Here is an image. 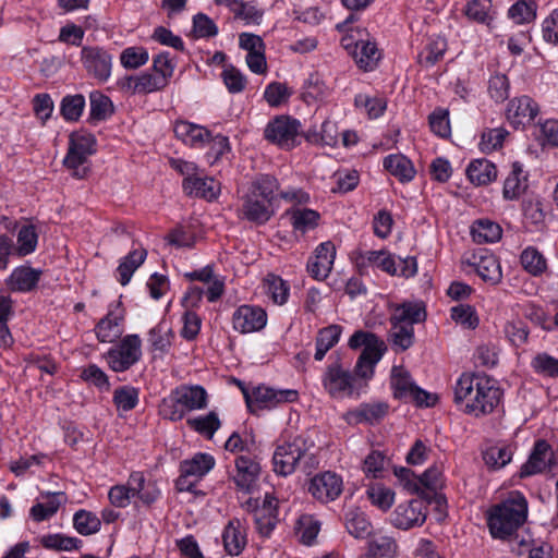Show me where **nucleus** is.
Returning <instances> with one entry per match:
<instances>
[{"mask_svg":"<svg viewBox=\"0 0 558 558\" xmlns=\"http://www.w3.org/2000/svg\"><path fill=\"white\" fill-rule=\"evenodd\" d=\"M278 189L275 177L263 174L256 178L242 198L239 217L257 226L267 223L275 215L274 201Z\"/></svg>","mask_w":558,"mask_h":558,"instance_id":"1","label":"nucleus"},{"mask_svg":"<svg viewBox=\"0 0 558 558\" xmlns=\"http://www.w3.org/2000/svg\"><path fill=\"white\" fill-rule=\"evenodd\" d=\"M527 500L520 492H511L504 501L490 508L487 525L494 538L510 539L527 519Z\"/></svg>","mask_w":558,"mask_h":558,"instance_id":"2","label":"nucleus"},{"mask_svg":"<svg viewBox=\"0 0 558 558\" xmlns=\"http://www.w3.org/2000/svg\"><path fill=\"white\" fill-rule=\"evenodd\" d=\"M272 465L276 474L288 476L296 468H301L310 474L318 465V459L308 452L307 441L302 436H296L291 441L278 445L272 454Z\"/></svg>","mask_w":558,"mask_h":558,"instance_id":"3","label":"nucleus"},{"mask_svg":"<svg viewBox=\"0 0 558 558\" xmlns=\"http://www.w3.org/2000/svg\"><path fill=\"white\" fill-rule=\"evenodd\" d=\"M322 385L325 391L335 399L351 397L361 388L356 376L345 368L340 360L326 366L322 375Z\"/></svg>","mask_w":558,"mask_h":558,"instance_id":"4","label":"nucleus"},{"mask_svg":"<svg viewBox=\"0 0 558 558\" xmlns=\"http://www.w3.org/2000/svg\"><path fill=\"white\" fill-rule=\"evenodd\" d=\"M96 138L87 131H76L71 133L69 138L68 153L63 159V165L73 171V175L83 179L87 169L83 167L90 155L96 151Z\"/></svg>","mask_w":558,"mask_h":558,"instance_id":"5","label":"nucleus"},{"mask_svg":"<svg viewBox=\"0 0 558 558\" xmlns=\"http://www.w3.org/2000/svg\"><path fill=\"white\" fill-rule=\"evenodd\" d=\"M390 386L393 397L399 400L413 401L418 407H433L437 397L414 384L408 371L400 366H393L390 376Z\"/></svg>","mask_w":558,"mask_h":558,"instance_id":"6","label":"nucleus"},{"mask_svg":"<svg viewBox=\"0 0 558 558\" xmlns=\"http://www.w3.org/2000/svg\"><path fill=\"white\" fill-rule=\"evenodd\" d=\"M301 126L298 119L286 114L276 116L267 123L264 138L282 149L290 150L300 144Z\"/></svg>","mask_w":558,"mask_h":558,"instance_id":"7","label":"nucleus"},{"mask_svg":"<svg viewBox=\"0 0 558 558\" xmlns=\"http://www.w3.org/2000/svg\"><path fill=\"white\" fill-rule=\"evenodd\" d=\"M142 341L138 335H128L117 347L109 349L106 361L117 373L125 372L136 364L142 356Z\"/></svg>","mask_w":558,"mask_h":558,"instance_id":"8","label":"nucleus"},{"mask_svg":"<svg viewBox=\"0 0 558 558\" xmlns=\"http://www.w3.org/2000/svg\"><path fill=\"white\" fill-rule=\"evenodd\" d=\"M501 397L502 391L494 379L480 378V386L475 389L474 404L469 403L463 408V412L475 417L488 415L499 404Z\"/></svg>","mask_w":558,"mask_h":558,"instance_id":"9","label":"nucleus"},{"mask_svg":"<svg viewBox=\"0 0 558 558\" xmlns=\"http://www.w3.org/2000/svg\"><path fill=\"white\" fill-rule=\"evenodd\" d=\"M112 54L100 46H84L81 50V62L87 74L105 83L112 70Z\"/></svg>","mask_w":558,"mask_h":558,"instance_id":"10","label":"nucleus"},{"mask_svg":"<svg viewBox=\"0 0 558 558\" xmlns=\"http://www.w3.org/2000/svg\"><path fill=\"white\" fill-rule=\"evenodd\" d=\"M247 407L253 411L255 409H272L278 404L294 402L299 399V392L295 389H274L266 386L254 388L252 395L244 392Z\"/></svg>","mask_w":558,"mask_h":558,"instance_id":"11","label":"nucleus"},{"mask_svg":"<svg viewBox=\"0 0 558 558\" xmlns=\"http://www.w3.org/2000/svg\"><path fill=\"white\" fill-rule=\"evenodd\" d=\"M557 463L558 458L551 446L546 440L538 439L535 441L526 462L522 464L519 475L524 478L541 474L551 470Z\"/></svg>","mask_w":558,"mask_h":558,"instance_id":"12","label":"nucleus"},{"mask_svg":"<svg viewBox=\"0 0 558 558\" xmlns=\"http://www.w3.org/2000/svg\"><path fill=\"white\" fill-rule=\"evenodd\" d=\"M307 490L314 499L327 504L341 495L343 481L337 473L325 471L311 478Z\"/></svg>","mask_w":558,"mask_h":558,"instance_id":"13","label":"nucleus"},{"mask_svg":"<svg viewBox=\"0 0 558 558\" xmlns=\"http://www.w3.org/2000/svg\"><path fill=\"white\" fill-rule=\"evenodd\" d=\"M267 324V313L259 306L241 305L232 315L235 331L250 333L262 330Z\"/></svg>","mask_w":558,"mask_h":558,"instance_id":"14","label":"nucleus"},{"mask_svg":"<svg viewBox=\"0 0 558 558\" xmlns=\"http://www.w3.org/2000/svg\"><path fill=\"white\" fill-rule=\"evenodd\" d=\"M424 508V502L420 499L399 504L391 514V523L401 530L421 526L426 520Z\"/></svg>","mask_w":558,"mask_h":558,"instance_id":"15","label":"nucleus"},{"mask_svg":"<svg viewBox=\"0 0 558 558\" xmlns=\"http://www.w3.org/2000/svg\"><path fill=\"white\" fill-rule=\"evenodd\" d=\"M335 258V245L330 241L320 243L315 250V255L307 262V271L314 279L324 280L330 274Z\"/></svg>","mask_w":558,"mask_h":558,"instance_id":"16","label":"nucleus"},{"mask_svg":"<svg viewBox=\"0 0 558 558\" xmlns=\"http://www.w3.org/2000/svg\"><path fill=\"white\" fill-rule=\"evenodd\" d=\"M481 279L489 284H498L502 279L499 259L486 250H478L470 263Z\"/></svg>","mask_w":558,"mask_h":558,"instance_id":"17","label":"nucleus"},{"mask_svg":"<svg viewBox=\"0 0 558 558\" xmlns=\"http://www.w3.org/2000/svg\"><path fill=\"white\" fill-rule=\"evenodd\" d=\"M235 469L236 473L233 476V481L236 487L245 493H250L260 473L259 462L255 457L241 454L235 459Z\"/></svg>","mask_w":558,"mask_h":558,"instance_id":"18","label":"nucleus"},{"mask_svg":"<svg viewBox=\"0 0 558 558\" xmlns=\"http://www.w3.org/2000/svg\"><path fill=\"white\" fill-rule=\"evenodd\" d=\"M538 114L537 104L529 96L513 98L507 109V119L514 126L530 124Z\"/></svg>","mask_w":558,"mask_h":558,"instance_id":"19","label":"nucleus"},{"mask_svg":"<svg viewBox=\"0 0 558 558\" xmlns=\"http://www.w3.org/2000/svg\"><path fill=\"white\" fill-rule=\"evenodd\" d=\"M129 484L133 498L136 497L145 506H151L161 495L157 482L146 480L142 472H132Z\"/></svg>","mask_w":558,"mask_h":558,"instance_id":"20","label":"nucleus"},{"mask_svg":"<svg viewBox=\"0 0 558 558\" xmlns=\"http://www.w3.org/2000/svg\"><path fill=\"white\" fill-rule=\"evenodd\" d=\"M173 132L178 140L192 147H204L210 138L206 128L184 120L175 121Z\"/></svg>","mask_w":558,"mask_h":558,"instance_id":"21","label":"nucleus"},{"mask_svg":"<svg viewBox=\"0 0 558 558\" xmlns=\"http://www.w3.org/2000/svg\"><path fill=\"white\" fill-rule=\"evenodd\" d=\"M426 319V310L423 302L405 301L392 306V313L389 322L396 324L414 326Z\"/></svg>","mask_w":558,"mask_h":558,"instance_id":"22","label":"nucleus"},{"mask_svg":"<svg viewBox=\"0 0 558 558\" xmlns=\"http://www.w3.org/2000/svg\"><path fill=\"white\" fill-rule=\"evenodd\" d=\"M225 550L231 556H239L247 544L246 531L239 519H232L222 533Z\"/></svg>","mask_w":558,"mask_h":558,"instance_id":"23","label":"nucleus"},{"mask_svg":"<svg viewBox=\"0 0 558 558\" xmlns=\"http://www.w3.org/2000/svg\"><path fill=\"white\" fill-rule=\"evenodd\" d=\"M124 319L122 312L109 311L108 314L101 318L96 327V337L100 342L112 343L119 339L123 332L122 322Z\"/></svg>","mask_w":558,"mask_h":558,"instance_id":"24","label":"nucleus"},{"mask_svg":"<svg viewBox=\"0 0 558 558\" xmlns=\"http://www.w3.org/2000/svg\"><path fill=\"white\" fill-rule=\"evenodd\" d=\"M174 391L186 413L207 407L208 395L201 385H181L174 388Z\"/></svg>","mask_w":558,"mask_h":558,"instance_id":"25","label":"nucleus"},{"mask_svg":"<svg viewBox=\"0 0 558 558\" xmlns=\"http://www.w3.org/2000/svg\"><path fill=\"white\" fill-rule=\"evenodd\" d=\"M388 411L387 402L362 403L348 413V420L355 424H375L381 421L388 414Z\"/></svg>","mask_w":558,"mask_h":558,"instance_id":"26","label":"nucleus"},{"mask_svg":"<svg viewBox=\"0 0 558 558\" xmlns=\"http://www.w3.org/2000/svg\"><path fill=\"white\" fill-rule=\"evenodd\" d=\"M183 190L187 195L211 201L218 195L219 184L213 178H203L197 173L193 178L183 180Z\"/></svg>","mask_w":558,"mask_h":558,"instance_id":"27","label":"nucleus"},{"mask_svg":"<svg viewBox=\"0 0 558 558\" xmlns=\"http://www.w3.org/2000/svg\"><path fill=\"white\" fill-rule=\"evenodd\" d=\"M41 276V270L21 266L15 268L8 279V286L12 291L29 292L36 288Z\"/></svg>","mask_w":558,"mask_h":558,"instance_id":"28","label":"nucleus"},{"mask_svg":"<svg viewBox=\"0 0 558 558\" xmlns=\"http://www.w3.org/2000/svg\"><path fill=\"white\" fill-rule=\"evenodd\" d=\"M384 168L400 182L405 183L414 179L416 170L412 161L402 154H392L384 159Z\"/></svg>","mask_w":558,"mask_h":558,"instance_id":"29","label":"nucleus"},{"mask_svg":"<svg viewBox=\"0 0 558 558\" xmlns=\"http://www.w3.org/2000/svg\"><path fill=\"white\" fill-rule=\"evenodd\" d=\"M485 376H478L471 373L462 374L454 386V402L462 409L466 408L469 403L474 402V395L476 387L480 386V378Z\"/></svg>","mask_w":558,"mask_h":558,"instance_id":"30","label":"nucleus"},{"mask_svg":"<svg viewBox=\"0 0 558 558\" xmlns=\"http://www.w3.org/2000/svg\"><path fill=\"white\" fill-rule=\"evenodd\" d=\"M341 333L342 327L337 324L319 329L315 338L316 351L314 359L316 361H322L326 353L339 342Z\"/></svg>","mask_w":558,"mask_h":558,"instance_id":"31","label":"nucleus"},{"mask_svg":"<svg viewBox=\"0 0 558 558\" xmlns=\"http://www.w3.org/2000/svg\"><path fill=\"white\" fill-rule=\"evenodd\" d=\"M353 57L360 69L373 71L378 64L380 53L375 43L360 40L355 44Z\"/></svg>","mask_w":558,"mask_h":558,"instance_id":"32","label":"nucleus"},{"mask_svg":"<svg viewBox=\"0 0 558 558\" xmlns=\"http://www.w3.org/2000/svg\"><path fill=\"white\" fill-rule=\"evenodd\" d=\"M469 180L475 185H486L497 178V169L487 159H476L466 168Z\"/></svg>","mask_w":558,"mask_h":558,"instance_id":"33","label":"nucleus"},{"mask_svg":"<svg viewBox=\"0 0 558 558\" xmlns=\"http://www.w3.org/2000/svg\"><path fill=\"white\" fill-rule=\"evenodd\" d=\"M397 547L393 537L375 534L368 541L367 550L361 558H391L395 556Z\"/></svg>","mask_w":558,"mask_h":558,"instance_id":"34","label":"nucleus"},{"mask_svg":"<svg viewBox=\"0 0 558 558\" xmlns=\"http://www.w3.org/2000/svg\"><path fill=\"white\" fill-rule=\"evenodd\" d=\"M173 338L174 332L166 322H160L148 331V343L151 351L161 354L169 352Z\"/></svg>","mask_w":558,"mask_h":558,"instance_id":"35","label":"nucleus"},{"mask_svg":"<svg viewBox=\"0 0 558 558\" xmlns=\"http://www.w3.org/2000/svg\"><path fill=\"white\" fill-rule=\"evenodd\" d=\"M286 215L290 217L293 229L302 234L315 229L320 218L318 211L310 208H292Z\"/></svg>","mask_w":558,"mask_h":558,"instance_id":"36","label":"nucleus"},{"mask_svg":"<svg viewBox=\"0 0 558 558\" xmlns=\"http://www.w3.org/2000/svg\"><path fill=\"white\" fill-rule=\"evenodd\" d=\"M527 189V179L523 174L522 166L519 162L512 165L511 172L504 183V197L506 199L519 198Z\"/></svg>","mask_w":558,"mask_h":558,"instance_id":"37","label":"nucleus"},{"mask_svg":"<svg viewBox=\"0 0 558 558\" xmlns=\"http://www.w3.org/2000/svg\"><path fill=\"white\" fill-rule=\"evenodd\" d=\"M147 251L145 248L131 251L117 268L118 281L125 286L130 282L134 271L145 262Z\"/></svg>","mask_w":558,"mask_h":558,"instance_id":"38","label":"nucleus"},{"mask_svg":"<svg viewBox=\"0 0 558 558\" xmlns=\"http://www.w3.org/2000/svg\"><path fill=\"white\" fill-rule=\"evenodd\" d=\"M471 234L476 243H495L501 239L502 229L489 219H480L473 223Z\"/></svg>","mask_w":558,"mask_h":558,"instance_id":"39","label":"nucleus"},{"mask_svg":"<svg viewBox=\"0 0 558 558\" xmlns=\"http://www.w3.org/2000/svg\"><path fill=\"white\" fill-rule=\"evenodd\" d=\"M215 466V459L209 453L198 452L190 460H184L180 464V471L195 478L206 475Z\"/></svg>","mask_w":558,"mask_h":558,"instance_id":"40","label":"nucleus"},{"mask_svg":"<svg viewBox=\"0 0 558 558\" xmlns=\"http://www.w3.org/2000/svg\"><path fill=\"white\" fill-rule=\"evenodd\" d=\"M345 529L355 538H365L371 535L372 524L366 514L360 509H349L345 512Z\"/></svg>","mask_w":558,"mask_h":558,"instance_id":"41","label":"nucleus"},{"mask_svg":"<svg viewBox=\"0 0 558 558\" xmlns=\"http://www.w3.org/2000/svg\"><path fill=\"white\" fill-rule=\"evenodd\" d=\"M447 51V41L444 37L430 38L424 49L418 53L417 61L424 68H432L438 63Z\"/></svg>","mask_w":558,"mask_h":558,"instance_id":"42","label":"nucleus"},{"mask_svg":"<svg viewBox=\"0 0 558 558\" xmlns=\"http://www.w3.org/2000/svg\"><path fill=\"white\" fill-rule=\"evenodd\" d=\"M222 5L227 7L234 17L243 20L246 24H259L263 19V11L258 10L253 1L227 0Z\"/></svg>","mask_w":558,"mask_h":558,"instance_id":"43","label":"nucleus"},{"mask_svg":"<svg viewBox=\"0 0 558 558\" xmlns=\"http://www.w3.org/2000/svg\"><path fill=\"white\" fill-rule=\"evenodd\" d=\"M209 283V287L204 291L199 287H191L184 298V302L190 303L192 306L197 305L202 300L203 294L206 295L209 302H216L221 298L225 291V284L221 280L214 279Z\"/></svg>","mask_w":558,"mask_h":558,"instance_id":"44","label":"nucleus"},{"mask_svg":"<svg viewBox=\"0 0 558 558\" xmlns=\"http://www.w3.org/2000/svg\"><path fill=\"white\" fill-rule=\"evenodd\" d=\"M513 456L510 446L494 445L483 451V460L485 464L493 470H499L507 465Z\"/></svg>","mask_w":558,"mask_h":558,"instance_id":"45","label":"nucleus"},{"mask_svg":"<svg viewBox=\"0 0 558 558\" xmlns=\"http://www.w3.org/2000/svg\"><path fill=\"white\" fill-rule=\"evenodd\" d=\"M390 323V339L392 347L397 352H402L411 348L414 343V327L402 324Z\"/></svg>","mask_w":558,"mask_h":558,"instance_id":"46","label":"nucleus"},{"mask_svg":"<svg viewBox=\"0 0 558 558\" xmlns=\"http://www.w3.org/2000/svg\"><path fill=\"white\" fill-rule=\"evenodd\" d=\"M186 424L198 434L211 439L215 433L219 429L221 423L218 414L210 411L206 415H199L196 417L189 418Z\"/></svg>","mask_w":558,"mask_h":558,"instance_id":"47","label":"nucleus"},{"mask_svg":"<svg viewBox=\"0 0 558 558\" xmlns=\"http://www.w3.org/2000/svg\"><path fill=\"white\" fill-rule=\"evenodd\" d=\"M264 284L274 303L278 305L287 303L290 295V286L287 281L277 275L268 274L264 279Z\"/></svg>","mask_w":558,"mask_h":558,"instance_id":"48","label":"nucleus"},{"mask_svg":"<svg viewBox=\"0 0 558 558\" xmlns=\"http://www.w3.org/2000/svg\"><path fill=\"white\" fill-rule=\"evenodd\" d=\"M520 262L522 267L533 276H539L547 269L546 258L533 246H529L523 250L520 256Z\"/></svg>","mask_w":558,"mask_h":558,"instance_id":"49","label":"nucleus"},{"mask_svg":"<svg viewBox=\"0 0 558 558\" xmlns=\"http://www.w3.org/2000/svg\"><path fill=\"white\" fill-rule=\"evenodd\" d=\"M40 544L46 549L57 551H70L78 549L82 541L76 537L65 536L63 534H47L40 537Z\"/></svg>","mask_w":558,"mask_h":558,"instance_id":"50","label":"nucleus"},{"mask_svg":"<svg viewBox=\"0 0 558 558\" xmlns=\"http://www.w3.org/2000/svg\"><path fill=\"white\" fill-rule=\"evenodd\" d=\"M73 525L77 533L87 536L100 530L101 521L95 513L81 509L73 515Z\"/></svg>","mask_w":558,"mask_h":558,"instance_id":"51","label":"nucleus"},{"mask_svg":"<svg viewBox=\"0 0 558 558\" xmlns=\"http://www.w3.org/2000/svg\"><path fill=\"white\" fill-rule=\"evenodd\" d=\"M63 493H53L49 496L46 502H38L31 508L29 515L36 522H41L50 519L52 515L57 513L61 506V500L59 497H62Z\"/></svg>","mask_w":558,"mask_h":558,"instance_id":"52","label":"nucleus"},{"mask_svg":"<svg viewBox=\"0 0 558 558\" xmlns=\"http://www.w3.org/2000/svg\"><path fill=\"white\" fill-rule=\"evenodd\" d=\"M90 119L102 121L113 113V106L110 98L100 92H92L89 95Z\"/></svg>","mask_w":558,"mask_h":558,"instance_id":"53","label":"nucleus"},{"mask_svg":"<svg viewBox=\"0 0 558 558\" xmlns=\"http://www.w3.org/2000/svg\"><path fill=\"white\" fill-rule=\"evenodd\" d=\"M537 5L534 1L519 0L508 10V16L517 24H527L536 19Z\"/></svg>","mask_w":558,"mask_h":558,"instance_id":"54","label":"nucleus"},{"mask_svg":"<svg viewBox=\"0 0 558 558\" xmlns=\"http://www.w3.org/2000/svg\"><path fill=\"white\" fill-rule=\"evenodd\" d=\"M492 7V0H470L464 8V14L474 22L488 25L493 20Z\"/></svg>","mask_w":558,"mask_h":558,"instance_id":"55","label":"nucleus"},{"mask_svg":"<svg viewBox=\"0 0 558 558\" xmlns=\"http://www.w3.org/2000/svg\"><path fill=\"white\" fill-rule=\"evenodd\" d=\"M85 108V98L81 94L66 95L62 98L60 113L66 121H77Z\"/></svg>","mask_w":558,"mask_h":558,"instance_id":"56","label":"nucleus"},{"mask_svg":"<svg viewBox=\"0 0 558 558\" xmlns=\"http://www.w3.org/2000/svg\"><path fill=\"white\" fill-rule=\"evenodd\" d=\"M320 530V522L311 514H303L296 522V533L305 545H312Z\"/></svg>","mask_w":558,"mask_h":558,"instance_id":"57","label":"nucleus"},{"mask_svg":"<svg viewBox=\"0 0 558 558\" xmlns=\"http://www.w3.org/2000/svg\"><path fill=\"white\" fill-rule=\"evenodd\" d=\"M362 258L369 265L376 266L389 275L396 276L398 274L396 260L387 251H367Z\"/></svg>","mask_w":558,"mask_h":558,"instance_id":"58","label":"nucleus"},{"mask_svg":"<svg viewBox=\"0 0 558 558\" xmlns=\"http://www.w3.org/2000/svg\"><path fill=\"white\" fill-rule=\"evenodd\" d=\"M366 495L371 502L383 511L390 509L395 500V492L378 483L371 485L366 489Z\"/></svg>","mask_w":558,"mask_h":558,"instance_id":"59","label":"nucleus"},{"mask_svg":"<svg viewBox=\"0 0 558 558\" xmlns=\"http://www.w3.org/2000/svg\"><path fill=\"white\" fill-rule=\"evenodd\" d=\"M532 369L544 377H558V359L546 352L537 353L531 361Z\"/></svg>","mask_w":558,"mask_h":558,"instance_id":"60","label":"nucleus"},{"mask_svg":"<svg viewBox=\"0 0 558 558\" xmlns=\"http://www.w3.org/2000/svg\"><path fill=\"white\" fill-rule=\"evenodd\" d=\"M159 413L163 418L169 420L171 422L181 421L185 416L186 411L181 404L178 396H175L174 389L170 392V395L167 398L162 399L159 405Z\"/></svg>","mask_w":558,"mask_h":558,"instance_id":"61","label":"nucleus"},{"mask_svg":"<svg viewBox=\"0 0 558 558\" xmlns=\"http://www.w3.org/2000/svg\"><path fill=\"white\" fill-rule=\"evenodd\" d=\"M113 403L119 411L129 412L138 403V390L132 386H122L113 392Z\"/></svg>","mask_w":558,"mask_h":558,"instance_id":"62","label":"nucleus"},{"mask_svg":"<svg viewBox=\"0 0 558 558\" xmlns=\"http://www.w3.org/2000/svg\"><path fill=\"white\" fill-rule=\"evenodd\" d=\"M450 312L452 320L464 328L475 329L478 326L480 319L473 306L459 304L453 306Z\"/></svg>","mask_w":558,"mask_h":558,"instance_id":"63","label":"nucleus"},{"mask_svg":"<svg viewBox=\"0 0 558 558\" xmlns=\"http://www.w3.org/2000/svg\"><path fill=\"white\" fill-rule=\"evenodd\" d=\"M292 90L287 86L286 83L271 82L268 84L264 92V98L270 107H279L286 102Z\"/></svg>","mask_w":558,"mask_h":558,"instance_id":"64","label":"nucleus"}]
</instances>
